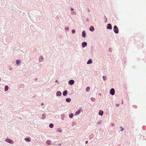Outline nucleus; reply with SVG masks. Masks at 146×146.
<instances>
[{"instance_id": "f257e3e1", "label": "nucleus", "mask_w": 146, "mask_h": 146, "mask_svg": "<svg viewBox=\"0 0 146 146\" xmlns=\"http://www.w3.org/2000/svg\"><path fill=\"white\" fill-rule=\"evenodd\" d=\"M113 31L115 33H118L119 32L118 28L116 26H115L113 28Z\"/></svg>"}, {"instance_id": "f03ea898", "label": "nucleus", "mask_w": 146, "mask_h": 146, "mask_svg": "<svg viewBox=\"0 0 146 146\" xmlns=\"http://www.w3.org/2000/svg\"><path fill=\"white\" fill-rule=\"evenodd\" d=\"M5 141L9 143H13V141L12 140H11L10 139H5Z\"/></svg>"}, {"instance_id": "7ed1b4c3", "label": "nucleus", "mask_w": 146, "mask_h": 146, "mask_svg": "<svg viewBox=\"0 0 146 146\" xmlns=\"http://www.w3.org/2000/svg\"><path fill=\"white\" fill-rule=\"evenodd\" d=\"M110 94L112 95H113L115 94V90L114 89L112 88L111 89L110 92Z\"/></svg>"}, {"instance_id": "20e7f679", "label": "nucleus", "mask_w": 146, "mask_h": 146, "mask_svg": "<svg viewBox=\"0 0 146 146\" xmlns=\"http://www.w3.org/2000/svg\"><path fill=\"white\" fill-rule=\"evenodd\" d=\"M74 81L73 80H71L69 81L68 83L70 85H72L74 84Z\"/></svg>"}, {"instance_id": "39448f33", "label": "nucleus", "mask_w": 146, "mask_h": 146, "mask_svg": "<svg viewBox=\"0 0 146 146\" xmlns=\"http://www.w3.org/2000/svg\"><path fill=\"white\" fill-rule=\"evenodd\" d=\"M107 29H111L112 27H111V25L110 24H108L107 25Z\"/></svg>"}, {"instance_id": "423d86ee", "label": "nucleus", "mask_w": 146, "mask_h": 146, "mask_svg": "<svg viewBox=\"0 0 146 146\" xmlns=\"http://www.w3.org/2000/svg\"><path fill=\"white\" fill-rule=\"evenodd\" d=\"M87 45V43L86 42H84L82 43V46L83 47H84Z\"/></svg>"}, {"instance_id": "0eeeda50", "label": "nucleus", "mask_w": 146, "mask_h": 146, "mask_svg": "<svg viewBox=\"0 0 146 146\" xmlns=\"http://www.w3.org/2000/svg\"><path fill=\"white\" fill-rule=\"evenodd\" d=\"M56 94L57 96H60L61 95V93L60 91H58L56 93Z\"/></svg>"}, {"instance_id": "6e6552de", "label": "nucleus", "mask_w": 146, "mask_h": 146, "mask_svg": "<svg viewBox=\"0 0 146 146\" xmlns=\"http://www.w3.org/2000/svg\"><path fill=\"white\" fill-rule=\"evenodd\" d=\"M86 33H85V31H83L82 33V36L84 38H85V36H86Z\"/></svg>"}, {"instance_id": "1a4fd4ad", "label": "nucleus", "mask_w": 146, "mask_h": 146, "mask_svg": "<svg viewBox=\"0 0 146 146\" xmlns=\"http://www.w3.org/2000/svg\"><path fill=\"white\" fill-rule=\"evenodd\" d=\"M67 90H65L64 92L63 93V94L64 96H66L67 95Z\"/></svg>"}, {"instance_id": "9d476101", "label": "nucleus", "mask_w": 146, "mask_h": 146, "mask_svg": "<svg viewBox=\"0 0 146 146\" xmlns=\"http://www.w3.org/2000/svg\"><path fill=\"white\" fill-rule=\"evenodd\" d=\"M90 31H93L94 30V27L93 26H91L90 28Z\"/></svg>"}, {"instance_id": "9b49d317", "label": "nucleus", "mask_w": 146, "mask_h": 146, "mask_svg": "<svg viewBox=\"0 0 146 146\" xmlns=\"http://www.w3.org/2000/svg\"><path fill=\"white\" fill-rule=\"evenodd\" d=\"M39 61H42L43 60V58L42 56H41L39 58Z\"/></svg>"}, {"instance_id": "f8f14e48", "label": "nucleus", "mask_w": 146, "mask_h": 146, "mask_svg": "<svg viewBox=\"0 0 146 146\" xmlns=\"http://www.w3.org/2000/svg\"><path fill=\"white\" fill-rule=\"evenodd\" d=\"M80 112H81V111H80V110H78V111H77L75 112V115H76L80 113Z\"/></svg>"}, {"instance_id": "ddd939ff", "label": "nucleus", "mask_w": 146, "mask_h": 146, "mask_svg": "<svg viewBox=\"0 0 146 146\" xmlns=\"http://www.w3.org/2000/svg\"><path fill=\"white\" fill-rule=\"evenodd\" d=\"M103 113V112L102 111L100 110L99 113V115H102Z\"/></svg>"}, {"instance_id": "4468645a", "label": "nucleus", "mask_w": 146, "mask_h": 146, "mask_svg": "<svg viewBox=\"0 0 146 146\" xmlns=\"http://www.w3.org/2000/svg\"><path fill=\"white\" fill-rule=\"evenodd\" d=\"M66 102H69L71 101V99L70 98H67L66 99Z\"/></svg>"}, {"instance_id": "2eb2a0df", "label": "nucleus", "mask_w": 146, "mask_h": 146, "mask_svg": "<svg viewBox=\"0 0 146 146\" xmlns=\"http://www.w3.org/2000/svg\"><path fill=\"white\" fill-rule=\"evenodd\" d=\"M25 140L27 141H30L31 140L30 138H25Z\"/></svg>"}, {"instance_id": "dca6fc26", "label": "nucleus", "mask_w": 146, "mask_h": 146, "mask_svg": "<svg viewBox=\"0 0 146 146\" xmlns=\"http://www.w3.org/2000/svg\"><path fill=\"white\" fill-rule=\"evenodd\" d=\"M9 89V87L7 86H6L5 87V91H7Z\"/></svg>"}, {"instance_id": "f3484780", "label": "nucleus", "mask_w": 146, "mask_h": 146, "mask_svg": "<svg viewBox=\"0 0 146 146\" xmlns=\"http://www.w3.org/2000/svg\"><path fill=\"white\" fill-rule=\"evenodd\" d=\"M92 63V61L91 60H89L88 61V62H87V64H91V63Z\"/></svg>"}, {"instance_id": "a211bd4d", "label": "nucleus", "mask_w": 146, "mask_h": 146, "mask_svg": "<svg viewBox=\"0 0 146 146\" xmlns=\"http://www.w3.org/2000/svg\"><path fill=\"white\" fill-rule=\"evenodd\" d=\"M20 62V61L19 60H16V64L18 65H19V64Z\"/></svg>"}, {"instance_id": "6ab92c4d", "label": "nucleus", "mask_w": 146, "mask_h": 146, "mask_svg": "<svg viewBox=\"0 0 146 146\" xmlns=\"http://www.w3.org/2000/svg\"><path fill=\"white\" fill-rule=\"evenodd\" d=\"M51 141L50 140H48L46 141V143L48 145L50 144Z\"/></svg>"}, {"instance_id": "aec40b11", "label": "nucleus", "mask_w": 146, "mask_h": 146, "mask_svg": "<svg viewBox=\"0 0 146 146\" xmlns=\"http://www.w3.org/2000/svg\"><path fill=\"white\" fill-rule=\"evenodd\" d=\"M90 90V88L89 87H87L86 88V92H88Z\"/></svg>"}, {"instance_id": "412c9836", "label": "nucleus", "mask_w": 146, "mask_h": 146, "mask_svg": "<svg viewBox=\"0 0 146 146\" xmlns=\"http://www.w3.org/2000/svg\"><path fill=\"white\" fill-rule=\"evenodd\" d=\"M49 126L50 128H52L54 126V125L52 123L50 124Z\"/></svg>"}, {"instance_id": "4be33fe9", "label": "nucleus", "mask_w": 146, "mask_h": 146, "mask_svg": "<svg viewBox=\"0 0 146 146\" xmlns=\"http://www.w3.org/2000/svg\"><path fill=\"white\" fill-rule=\"evenodd\" d=\"M73 116V114L72 113L71 114H70L69 115V116L70 118H72Z\"/></svg>"}, {"instance_id": "5701e85b", "label": "nucleus", "mask_w": 146, "mask_h": 146, "mask_svg": "<svg viewBox=\"0 0 146 146\" xmlns=\"http://www.w3.org/2000/svg\"><path fill=\"white\" fill-rule=\"evenodd\" d=\"M103 78L104 80H106V76H103Z\"/></svg>"}, {"instance_id": "b1692460", "label": "nucleus", "mask_w": 146, "mask_h": 146, "mask_svg": "<svg viewBox=\"0 0 146 146\" xmlns=\"http://www.w3.org/2000/svg\"><path fill=\"white\" fill-rule=\"evenodd\" d=\"M102 122V121H100L98 122H97V124H99V125H100L101 124V123Z\"/></svg>"}, {"instance_id": "393cba45", "label": "nucleus", "mask_w": 146, "mask_h": 146, "mask_svg": "<svg viewBox=\"0 0 146 146\" xmlns=\"http://www.w3.org/2000/svg\"><path fill=\"white\" fill-rule=\"evenodd\" d=\"M72 33H73V34H74L75 33V31L74 30H72Z\"/></svg>"}, {"instance_id": "a878e982", "label": "nucleus", "mask_w": 146, "mask_h": 146, "mask_svg": "<svg viewBox=\"0 0 146 146\" xmlns=\"http://www.w3.org/2000/svg\"><path fill=\"white\" fill-rule=\"evenodd\" d=\"M43 105H44V104H43V103H42L41 104V105L42 106Z\"/></svg>"}, {"instance_id": "bb28decb", "label": "nucleus", "mask_w": 146, "mask_h": 146, "mask_svg": "<svg viewBox=\"0 0 146 146\" xmlns=\"http://www.w3.org/2000/svg\"><path fill=\"white\" fill-rule=\"evenodd\" d=\"M71 11H72L73 10V9L72 8H71Z\"/></svg>"}, {"instance_id": "cd10ccee", "label": "nucleus", "mask_w": 146, "mask_h": 146, "mask_svg": "<svg viewBox=\"0 0 146 146\" xmlns=\"http://www.w3.org/2000/svg\"><path fill=\"white\" fill-rule=\"evenodd\" d=\"M86 143H88V141H86Z\"/></svg>"}, {"instance_id": "c85d7f7f", "label": "nucleus", "mask_w": 146, "mask_h": 146, "mask_svg": "<svg viewBox=\"0 0 146 146\" xmlns=\"http://www.w3.org/2000/svg\"><path fill=\"white\" fill-rule=\"evenodd\" d=\"M121 128H122V129L121 130V131H122L123 130V129L121 127Z\"/></svg>"}, {"instance_id": "c756f323", "label": "nucleus", "mask_w": 146, "mask_h": 146, "mask_svg": "<svg viewBox=\"0 0 146 146\" xmlns=\"http://www.w3.org/2000/svg\"><path fill=\"white\" fill-rule=\"evenodd\" d=\"M59 131V132H62V131H61V130H60V131Z\"/></svg>"}, {"instance_id": "7c9ffc66", "label": "nucleus", "mask_w": 146, "mask_h": 146, "mask_svg": "<svg viewBox=\"0 0 146 146\" xmlns=\"http://www.w3.org/2000/svg\"><path fill=\"white\" fill-rule=\"evenodd\" d=\"M58 82V80H56V82Z\"/></svg>"}, {"instance_id": "2f4dec72", "label": "nucleus", "mask_w": 146, "mask_h": 146, "mask_svg": "<svg viewBox=\"0 0 146 146\" xmlns=\"http://www.w3.org/2000/svg\"><path fill=\"white\" fill-rule=\"evenodd\" d=\"M67 29H68V28H67Z\"/></svg>"}, {"instance_id": "473e14b6", "label": "nucleus", "mask_w": 146, "mask_h": 146, "mask_svg": "<svg viewBox=\"0 0 146 146\" xmlns=\"http://www.w3.org/2000/svg\"><path fill=\"white\" fill-rule=\"evenodd\" d=\"M67 29H68V28H67Z\"/></svg>"}]
</instances>
